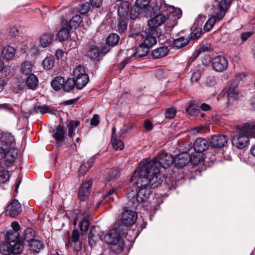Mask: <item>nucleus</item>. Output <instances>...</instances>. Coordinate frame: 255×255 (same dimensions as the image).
<instances>
[{"label":"nucleus","mask_w":255,"mask_h":255,"mask_svg":"<svg viewBox=\"0 0 255 255\" xmlns=\"http://www.w3.org/2000/svg\"><path fill=\"white\" fill-rule=\"evenodd\" d=\"M29 252L24 255H35L39 252L43 248V243L42 242L38 240H34L31 241L28 244Z\"/></svg>","instance_id":"19"},{"label":"nucleus","mask_w":255,"mask_h":255,"mask_svg":"<svg viewBox=\"0 0 255 255\" xmlns=\"http://www.w3.org/2000/svg\"><path fill=\"white\" fill-rule=\"evenodd\" d=\"M93 166V161H84L80 166L79 173L81 175H84L85 172L88 171Z\"/></svg>","instance_id":"52"},{"label":"nucleus","mask_w":255,"mask_h":255,"mask_svg":"<svg viewBox=\"0 0 255 255\" xmlns=\"http://www.w3.org/2000/svg\"><path fill=\"white\" fill-rule=\"evenodd\" d=\"M71 241L73 243L79 241V233L78 230H74L72 232Z\"/></svg>","instance_id":"61"},{"label":"nucleus","mask_w":255,"mask_h":255,"mask_svg":"<svg viewBox=\"0 0 255 255\" xmlns=\"http://www.w3.org/2000/svg\"><path fill=\"white\" fill-rule=\"evenodd\" d=\"M212 49L211 47V44L210 43H206L201 44L199 48H198L197 51H196L192 56H191L189 59V62H193L199 55L201 53L210 51L212 50Z\"/></svg>","instance_id":"27"},{"label":"nucleus","mask_w":255,"mask_h":255,"mask_svg":"<svg viewBox=\"0 0 255 255\" xmlns=\"http://www.w3.org/2000/svg\"><path fill=\"white\" fill-rule=\"evenodd\" d=\"M21 211V204L16 199L13 200L6 207V212L11 217L17 216Z\"/></svg>","instance_id":"16"},{"label":"nucleus","mask_w":255,"mask_h":255,"mask_svg":"<svg viewBox=\"0 0 255 255\" xmlns=\"http://www.w3.org/2000/svg\"><path fill=\"white\" fill-rule=\"evenodd\" d=\"M103 234L100 227L98 226H92L88 235L89 245L91 247L95 246L96 242L101 240Z\"/></svg>","instance_id":"11"},{"label":"nucleus","mask_w":255,"mask_h":255,"mask_svg":"<svg viewBox=\"0 0 255 255\" xmlns=\"http://www.w3.org/2000/svg\"><path fill=\"white\" fill-rule=\"evenodd\" d=\"M119 176V171L117 169H112L108 177L109 181H112Z\"/></svg>","instance_id":"58"},{"label":"nucleus","mask_w":255,"mask_h":255,"mask_svg":"<svg viewBox=\"0 0 255 255\" xmlns=\"http://www.w3.org/2000/svg\"><path fill=\"white\" fill-rule=\"evenodd\" d=\"M99 116L98 115L95 114L94 115L93 118L92 119L90 124L93 126L96 127L99 124Z\"/></svg>","instance_id":"62"},{"label":"nucleus","mask_w":255,"mask_h":255,"mask_svg":"<svg viewBox=\"0 0 255 255\" xmlns=\"http://www.w3.org/2000/svg\"><path fill=\"white\" fill-rule=\"evenodd\" d=\"M216 22V15L213 16L209 18L205 23L204 26V30L206 31H209L213 26L214 25Z\"/></svg>","instance_id":"51"},{"label":"nucleus","mask_w":255,"mask_h":255,"mask_svg":"<svg viewBox=\"0 0 255 255\" xmlns=\"http://www.w3.org/2000/svg\"><path fill=\"white\" fill-rule=\"evenodd\" d=\"M227 137L224 135H214L210 139V144L212 147L221 148L227 144Z\"/></svg>","instance_id":"17"},{"label":"nucleus","mask_w":255,"mask_h":255,"mask_svg":"<svg viewBox=\"0 0 255 255\" xmlns=\"http://www.w3.org/2000/svg\"><path fill=\"white\" fill-rule=\"evenodd\" d=\"M149 48L140 43L136 51L132 54L129 58L123 61L125 63L124 66L127 64L129 60H134L136 58H140L146 55L148 52Z\"/></svg>","instance_id":"18"},{"label":"nucleus","mask_w":255,"mask_h":255,"mask_svg":"<svg viewBox=\"0 0 255 255\" xmlns=\"http://www.w3.org/2000/svg\"><path fill=\"white\" fill-rule=\"evenodd\" d=\"M76 87L78 89H81L85 87L89 81L88 75H84L82 77L75 79Z\"/></svg>","instance_id":"36"},{"label":"nucleus","mask_w":255,"mask_h":255,"mask_svg":"<svg viewBox=\"0 0 255 255\" xmlns=\"http://www.w3.org/2000/svg\"><path fill=\"white\" fill-rule=\"evenodd\" d=\"M149 0H136L135 4L132 7L130 11V17L132 19H135L142 13L145 15L148 14L149 10Z\"/></svg>","instance_id":"8"},{"label":"nucleus","mask_w":255,"mask_h":255,"mask_svg":"<svg viewBox=\"0 0 255 255\" xmlns=\"http://www.w3.org/2000/svg\"><path fill=\"white\" fill-rule=\"evenodd\" d=\"M76 87V83L74 79L69 78L65 81L63 84V89L65 91L69 92Z\"/></svg>","instance_id":"45"},{"label":"nucleus","mask_w":255,"mask_h":255,"mask_svg":"<svg viewBox=\"0 0 255 255\" xmlns=\"http://www.w3.org/2000/svg\"><path fill=\"white\" fill-rule=\"evenodd\" d=\"M25 83L29 89L34 90L38 87L39 80L36 76L30 74L26 78Z\"/></svg>","instance_id":"25"},{"label":"nucleus","mask_w":255,"mask_h":255,"mask_svg":"<svg viewBox=\"0 0 255 255\" xmlns=\"http://www.w3.org/2000/svg\"><path fill=\"white\" fill-rule=\"evenodd\" d=\"M92 185V180L85 181L81 185L78 193V198L81 201L86 200L90 195V189Z\"/></svg>","instance_id":"12"},{"label":"nucleus","mask_w":255,"mask_h":255,"mask_svg":"<svg viewBox=\"0 0 255 255\" xmlns=\"http://www.w3.org/2000/svg\"><path fill=\"white\" fill-rule=\"evenodd\" d=\"M116 190L117 189L115 188H113L109 191H107L103 195L104 199L108 202L114 201L115 198L117 197Z\"/></svg>","instance_id":"42"},{"label":"nucleus","mask_w":255,"mask_h":255,"mask_svg":"<svg viewBox=\"0 0 255 255\" xmlns=\"http://www.w3.org/2000/svg\"><path fill=\"white\" fill-rule=\"evenodd\" d=\"M235 128L236 133H233L231 135L232 142L238 148L243 149L248 144L249 132L241 128L239 126H237Z\"/></svg>","instance_id":"5"},{"label":"nucleus","mask_w":255,"mask_h":255,"mask_svg":"<svg viewBox=\"0 0 255 255\" xmlns=\"http://www.w3.org/2000/svg\"><path fill=\"white\" fill-rule=\"evenodd\" d=\"M228 65L227 59L221 55H218L211 59V66L214 70L218 72L225 71Z\"/></svg>","instance_id":"10"},{"label":"nucleus","mask_w":255,"mask_h":255,"mask_svg":"<svg viewBox=\"0 0 255 255\" xmlns=\"http://www.w3.org/2000/svg\"><path fill=\"white\" fill-rule=\"evenodd\" d=\"M79 226L82 232H86L87 231L89 226V222L88 220L85 219H83L79 223Z\"/></svg>","instance_id":"56"},{"label":"nucleus","mask_w":255,"mask_h":255,"mask_svg":"<svg viewBox=\"0 0 255 255\" xmlns=\"http://www.w3.org/2000/svg\"><path fill=\"white\" fill-rule=\"evenodd\" d=\"M23 245L20 242L5 244L1 247L0 250L4 255H17L22 253Z\"/></svg>","instance_id":"9"},{"label":"nucleus","mask_w":255,"mask_h":255,"mask_svg":"<svg viewBox=\"0 0 255 255\" xmlns=\"http://www.w3.org/2000/svg\"><path fill=\"white\" fill-rule=\"evenodd\" d=\"M79 11L82 14H87L90 10V4L88 2H86L81 4L79 8Z\"/></svg>","instance_id":"53"},{"label":"nucleus","mask_w":255,"mask_h":255,"mask_svg":"<svg viewBox=\"0 0 255 255\" xmlns=\"http://www.w3.org/2000/svg\"><path fill=\"white\" fill-rule=\"evenodd\" d=\"M34 231L31 228H27L23 233V238L25 241L29 243L32 240H34Z\"/></svg>","instance_id":"46"},{"label":"nucleus","mask_w":255,"mask_h":255,"mask_svg":"<svg viewBox=\"0 0 255 255\" xmlns=\"http://www.w3.org/2000/svg\"><path fill=\"white\" fill-rule=\"evenodd\" d=\"M2 164V162H0V184L4 183L9 178V172L4 169Z\"/></svg>","instance_id":"38"},{"label":"nucleus","mask_w":255,"mask_h":255,"mask_svg":"<svg viewBox=\"0 0 255 255\" xmlns=\"http://www.w3.org/2000/svg\"><path fill=\"white\" fill-rule=\"evenodd\" d=\"M117 27L120 33L124 32L127 29V24L124 20V18H122V19L119 20Z\"/></svg>","instance_id":"55"},{"label":"nucleus","mask_w":255,"mask_h":255,"mask_svg":"<svg viewBox=\"0 0 255 255\" xmlns=\"http://www.w3.org/2000/svg\"><path fill=\"white\" fill-rule=\"evenodd\" d=\"M167 19V17L163 14L159 13L156 14L148 20V28H151L152 30H157L159 31L158 27L162 25Z\"/></svg>","instance_id":"14"},{"label":"nucleus","mask_w":255,"mask_h":255,"mask_svg":"<svg viewBox=\"0 0 255 255\" xmlns=\"http://www.w3.org/2000/svg\"><path fill=\"white\" fill-rule=\"evenodd\" d=\"M233 0H221L219 4L220 11L219 13L216 16V19H217L218 20H220L225 16L226 11L229 8Z\"/></svg>","instance_id":"23"},{"label":"nucleus","mask_w":255,"mask_h":255,"mask_svg":"<svg viewBox=\"0 0 255 255\" xmlns=\"http://www.w3.org/2000/svg\"><path fill=\"white\" fill-rule=\"evenodd\" d=\"M18 232L14 230H9L7 232L6 238L11 243H14L19 237Z\"/></svg>","instance_id":"50"},{"label":"nucleus","mask_w":255,"mask_h":255,"mask_svg":"<svg viewBox=\"0 0 255 255\" xmlns=\"http://www.w3.org/2000/svg\"><path fill=\"white\" fill-rule=\"evenodd\" d=\"M120 40V36L117 33H111L106 39L107 43L111 46H114L118 44Z\"/></svg>","instance_id":"37"},{"label":"nucleus","mask_w":255,"mask_h":255,"mask_svg":"<svg viewBox=\"0 0 255 255\" xmlns=\"http://www.w3.org/2000/svg\"><path fill=\"white\" fill-rule=\"evenodd\" d=\"M143 127L147 131L151 130L153 128V125L151 122L148 120H145L143 124Z\"/></svg>","instance_id":"64"},{"label":"nucleus","mask_w":255,"mask_h":255,"mask_svg":"<svg viewBox=\"0 0 255 255\" xmlns=\"http://www.w3.org/2000/svg\"><path fill=\"white\" fill-rule=\"evenodd\" d=\"M152 163L146 164L140 162L133 176L132 181L136 180L135 183L139 188L136 195V200L139 203L145 201L151 194V189L157 187L162 182V176L157 169L153 170L152 174L149 173V169Z\"/></svg>","instance_id":"1"},{"label":"nucleus","mask_w":255,"mask_h":255,"mask_svg":"<svg viewBox=\"0 0 255 255\" xmlns=\"http://www.w3.org/2000/svg\"><path fill=\"white\" fill-rule=\"evenodd\" d=\"M70 29L68 26V22L66 21H63L57 34L59 41H63L68 39L70 36Z\"/></svg>","instance_id":"20"},{"label":"nucleus","mask_w":255,"mask_h":255,"mask_svg":"<svg viewBox=\"0 0 255 255\" xmlns=\"http://www.w3.org/2000/svg\"><path fill=\"white\" fill-rule=\"evenodd\" d=\"M123 225H119L110 230L104 237L106 243L112 245L111 249L116 254H120L123 250L124 242L121 238L125 233L121 231Z\"/></svg>","instance_id":"2"},{"label":"nucleus","mask_w":255,"mask_h":255,"mask_svg":"<svg viewBox=\"0 0 255 255\" xmlns=\"http://www.w3.org/2000/svg\"><path fill=\"white\" fill-rule=\"evenodd\" d=\"M100 55L99 49L95 46L89 47L86 53V56L92 60H95Z\"/></svg>","instance_id":"41"},{"label":"nucleus","mask_w":255,"mask_h":255,"mask_svg":"<svg viewBox=\"0 0 255 255\" xmlns=\"http://www.w3.org/2000/svg\"><path fill=\"white\" fill-rule=\"evenodd\" d=\"M15 54V50L14 48L10 46H5L1 52L2 57L7 60L11 59Z\"/></svg>","instance_id":"30"},{"label":"nucleus","mask_w":255,"mask_h":255,"mask_svg":"<svg viewBox=\"0 0 255 255\" xmlns=\"http://www.w3.org/2000/svg\"><path fill=\"white\" fill-rule=\"evenodd\" d=\"M55 58L53 56H47L42 62V65L45 70L51 69L55 65Z\"/></svg>","instance_id":"34"},{"label":"nucleus","mask_w":255,"mask_h":255,"mask_svg":"<svg viewBox=\"0 0 255 255\" xmlns=\"http://www.w3.org/2000/svg\"><path fill=\"white\" fill-rule=\"evenodd\" d=\"M209 142L203 138H198L193 143L194 149L195 151L203 153L209 147Z\"/></svg>","instance_id":"21"},{"label":"nucleus","mask_w":255,"mask_h":255,"mask_svg":"<svg viewBox=\"0 0 255 255\" xmlns=\"http://www.w3.org/2000/svg\"><path fill=\"white\" fill-rule=\"evenodd\" d=\"M16 156V149L4 147L2 144H0V159H4L3 164L7 166H12Z\"/></svg>","instance_id":"7"},{"label":"nucleus","mask_w":255,"mask_h":255,"mask_svg":"<svg viewBox=\"0 0 255 255\" xmlns=\"http://www.w3.org/2000/svg\"><path fill=\"white\" fill-rule=\"evenodd\" d=\"M169 52L167 46H162L153 50L151 52L154 58L160 59L166 56Z\"/></svg>","instance_id":"26"},{"label":"nucleus","mask_w":255,"mask_h":255,"mask_svg":"<svg viewBox=\"0 0 255 255\" xmlns=\"http://www.w3.org/2000/svg\"><path fill=\"white\" fill-rule=\"evenodd\" d=\"M65 79L61 76L56 77L52 81L51 85L52 87L56 91H58L63 88Z\"/></svg>","instance_id":"33"},{"label":"nucleus","mask_w":255,"mask_h":255,"mask_svg":"<svg viewBox=\"0 0 255 255\" xmlns=\"http://www.w3.org/2000/svg\"><path fill=\"white\" fill-rule=\"evenodd\" d=\"M186 112L191 116H196L200 113V108L195 104H191L188 105L186 109Z\"/></svg>","instance_id":"39"},{"label":"nucleus","mask_w":255,"mask_h":255,"mask_svg":"<svg viewBox=\"0 0 255 255\" xmlns=\"http://www.w3.org/2000/svg\"><path fill=\"white\" fill-rule=\"evenodd\" d=\"M141 162H144L146 164L152 163L151 168L148 170L149 173L152 174L155 169H157L160 172L159 167L167 168L171 166L174 162V159L172 155L166 152H162L152 159L147 158L142 160Z\"/></svg>","instance_id":"4"},{"label":"nucleus","mask_w":255,"mask_h":255,"mask_svg":"<svg viewBox=\"0 0 255 255\" xmlns=\"http://www.w3.org/2000/svg\"><path fill=\"white\" fill-rule=\"evenodd\" d=\"M165 116L167 119H173L175 116V109L171 108L166 110L165 112Z\"/></svg>","instance_id":"59"},{"label":"nucleus","mask_w":255,"mask_h":255,"mask_svg":"<svg viewBox=\"0 0 255 255\" xmlns=\"http://www.w3.org/2000/svg\"><path fill=\"white\" fill-rule=\"evenodd\" d=\"M79 125L80 122L78 121H71L69 122L67 127L68 128V134L70 137H72L73 136L76 128L79 126Z\"/></svg>","instance_id":"43"},{"label":"nucleus","mask_w":255,"mask_h":255,"mask_svg":"<svg viewBox=\"0 0 255 255\" xmlns=\"http://www.w3.org/2000/svg\"><path fill=\"white\" fill-rule=\"evenodd\" d=\"M183 145L184 146V148H182V146H180V153L176 154V168H178V175H176V182L177 181H182L185 178V174L182 168L190 161V154H188V152L191 149V143L185 142L183 143Z\"/></svg>","instance_id":"3"},{"label":"nucleus","mask_w":255,"mask_h":255,"mask_svg":"<svg viewBox=\"0 0 255 255\" xmlns=\"http://www.w3.org/2000/svg\"><path fill=\"white\" fill-rule=\"evenodd\" d=\"M73 75L75 79L82 77L84 75H88L86 73L84 67L82 65H78L74 69Z\"/></svg>","instance_id":"47"},{"label":"nucleus","mask_w":255,"mask_h":255,"mask_svg":"<svg viewBox=\"0 0 255 255\" xmlns=\"http://www.w3.org/2000/svg\"><path fill=\"white\" fill-rule=\"evenodd\" d=\"M201 78V73L199 70L193 72L190 77V81L192 84L197 82Z\"/></svg>","instance_id":"57"},{"label":"nucleus","mask_w":255,"mask_h":255,"mask_svg":"<svg viewBox=\"0 0 255 255\" xmlns=\"http://www.w3.org/2000/svg\"><path fill=\"white\" fill-rule=\"evenodd\" d=\"M160 33V32L157 30H152L148 28L144 31H142L137 36L141 37V44L150 48L156 43V37L159 35Z\"/></svg>","instance_id":"6"},{"label":"nucleus","mask_w":255,"mask_h":255,"mask_svg":"<svg viewBox=\"0 0 255 255\" xmlns=\"http://www.w3.org/2000/svg\"><path fill=\"white\" fill-rule=\"evenodd\" d=\"M21 71L22 74L29 75L32 74V65L29 62H25L21 66Z\"/></svg>","instance_id":"44"},{"label":"nucleus","mask_w":255,"mask_h":255,"mask_svg":"<svg viewBox=\"0 0 255 255\" xmlns=\"http://www.w3.org/2000/svg\"><path fill=\"white\" fill-rule=\"evenodd\" d=\"M34 111L38 114L40 113L42 114L48 113V112H51L52 113H54V112L56 111L55 110L51 111L50 108L49 106H35L34 108Z\"/></svg>","instance_id":"48"},{"label":"nucleus","mask_w":255,"mask_h":255,"mask_svg":"<svg viewBox=\"0 0 255 255\" xmlns=\"http://www.w3.org/2000/svg\"><path fill=\"white\" fill-rule=\"evenodd\" d=\"M137 214L132 210H126L122 215V224L126 226L133 225L137 219Z\"/></svg>","instance_id":"15"},{"label":"nucleus","mask_w":255,"mask_h":255,"mask_svg":"<svg viewBox=\"0 0 255 255\" xmlns=\"http://www.w3.org/2000/svg\"><path fill=\"white\" fill-rule=\"evenodd\" d=\"M238 92L236 89L230 87L227 92V98L228 100L227 104L228 105L233 104L238 99Z\"/></svg>","instance_id":"29"},{"label":"nucleus","mask_w":255,"mask_h":255,"mask_svg":"<svg viewBox=\"0 0 255 255\" xmlns=\"http://www.w3.org/2000/svg\"><path fill=\"white\" fill-rule=\"evenodd\" d=\"M53 38V35L51 33H45L40 38V43L43 47L48 46L51 43Z\"/></svg>","instance_id":"32"},{"label":"nucleus","mask_w":255,"mask_h":255,"mask_svg":"<svg viewBox=\"0 0 255 255\" xmlns=\"http://www.w3.org/2000/svg\"><path fill=\"white\" fill-rule=\"evenodd\" d=\"M204 84L208 87H212L216 84L215 77L213 76H208L206 78Z\"/></svg>","instance_id":"60"},{"label":"nucleus","mask_w":255,"mask_h":255,"mask_svg":"<svg viewBox=\"0 0 255 255\" xmlns=\"http://www.w3.org/2000/svg\"><path fill=\"white\" fill-rule=\"evenodd\" d=\"M103 0H90V3L93 7L99 8L102 4Z\"/></svg>","instance_id":"63"},{"label":"nucleus","mask_w":255,"mask_h":255,"mask_svg":"<svg viewBox=\"0 0 255 255\" xmlns=\"http://www.w3.org/2000/svg\"><path fill=\"white\" fill-rule=\"evenodd\" d=\"M116 130V128H113L111 141L113 148L115 150H122L124 147V144L121 139L116 137L115 134Z\"/></svg>","instance_id":"24"},{"label":"nucleus","mask_w":255,"mask_h":255,"mask_svg":"<svg viewBox=\"0 0 255 255\" xmlns=\"http://www.w3.org/2000/svg\"><path fill=\"white\" fill-rule=\"evenodd\" d=\"M81 21V16L79 14H76L70 19L68 23V26L71 29L76 28L79 25Z\"/></svg>","instance_id":"40"},{"label":"nucleus","mask_w":255,"mask_h":255,"mask_svg":"<svg viewBox=\"0 0 255 255\" xmlns=\"http://www.w3.org/2000/svg\"><path fill=\"white\" fill-rule=\"evenodd\" d=\"M149 6H150L149 10H148V12H151V10H152L153 12H156L158 10H160L161 8V3L160 0H154V1L150 3L149 2Z\"/></svg>","instance_id":"49"},{"label":"nucleus","mask_w":255,"mask_h":255,"mask_svg":"<svg viewBox=\"0 0 255 255\" xmlns=\"http://www.w3.org/2000/svg\"><path fill=\"white\" fill-rule=\"evenodd\" d=\"M203 32L201 28H195L191 32V36L189 37L190 39H197L202 35Z\"/></svg>","instance_id":"54"},{"label":"nucleus","mask_w":255,"mask_h":255,"mask_svg":"<svg viewBox=\"0 0 255 255\" xmlns=\"http://www.w3.org/2000/svg\"><path fill=\"white\" fill-rule=\"evenodd\" d=\"M129 5V3L126 1L122 2L119 5L118 12L121 18H125L128 15Z\"/></svg>","instance_id":"31"},{"label":"nucleus","mask_w":255,"mask_h":255,"mask_svg":"<svg viewBox=\"0 0 255 255\" xmlns=\"http://www.w3.org/2000/svg\"><path fill=\"white\" fill-rule=\"evenodd\" d=\"M66 128L60 125L57 127L53 131V137L55 139L56 144L58 146L64 144L66 139Z\"/></svg>","instance_id":"13"},{"label":"nucleus","mask_w":255,"mask_h":255,"mask_svg":"<svg viewBox=\"0 0 255 255\" xmlns=\"http://www.w3.org/2000/svg\"><path fill=\"white\" fill-rule=\"evenodd\" d=\"M4 144V147L13 148L14 138L10 133H3L0 139V144Z\"/></svg>","instance_id":"22"},{"label":"nucleus","mask_w":255,"mask_h":255,"mask_svg":"<svg viewBox=\"0 0 255 255\" xmlns=\"http://www.w3.org/2000/svg\"><path fill=\"white\" fill-rule=\"evenodd\" d=\"M190 40V38L189 36L184 37L181 36L179 38H176V51L183 47L186 46Z\"/></svg>","instance_id":"35"},{"label":"nucleus","mask_w":255,"mask_h":255,"mask_svg":"<svg viewBox=\"0 0 255 255\" xmlns=\"http://www.w3.org/2000/svg\"><path fill=\"white\" fill-rule=\"evenodd\" d=\"M190 162L193 165H198L202 162L204 159L203 153L195 151L190 156Z\"/></svg>","instance_id":"28"}]
</instances>
